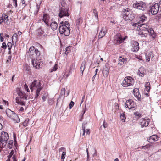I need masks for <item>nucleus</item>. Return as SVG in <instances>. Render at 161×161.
Instances as JSON below:
<instances>
[{
  "label": "nucleus",
  "instance_id": "33",
  "mask_svg": "<svg viewBox=\"0 0 161 161\" xmlns=\"http://www.w3.org/2000/svg\"><path fill=\"white\" fill-rule=\"evenodd\" d=\"M86 64V63L85 61L83 62L80 67V70L81 71V74L82 75H83V72L85 69Z\"/></svg>",
  "mask_w": 161,
  "mask_h": 161
},
{
  "label": "nucleus",
  "instance_id": "44",
  "mask_svg": "<svg viewBox=\"0 0 161 161\" xmlns=\"http://www.w3.org/2000/svg\"><path fill=\"white\" fill-rule=\"evenodd\" d=\"M65 91L66 90L64 88H63L61 89V93L60 96H64L65 94Z\"/></svg>",
  "mask_w": 161,
  "mask_h": 161
},
{
  "label": "nucleus",
  "instance_id": "32",
  "mask_svg": "<svg viewBox=\"0 0 161 161\" xmlns=\"http://www.w3.org/2000/svg\"><path fill=\"white\" fill-rule=\"evenodd\" d=\"M42 87H39V88L36 89L35 92V98L37 99L38 98V96L40 94V92L42 89Z\"/></svg>",
  "mask_w": 161,
  "mask_h": 161
},
{
  "label": "nucleus",
  "instance_id": "26",
  "mask_svg": "<svg viewBox=\"0 0 161 161\" xmlns=\"http://www.w3.org/2000/svg\"><path fill=\"white\" fill-rule=\"evenodd\" d=\"M6 112L8 117L10 118H11V117H12L13 115H14L15 113L14 112L12 111L9 109H7L6 110Z\"/></svg>",
  "mask_w": 161,
  "mask_h": 161
},
{
  "label": "nucleus",
  "instance_id": "40",
  "mask_svg": "<svg viewBox=\"0 0 161 161\" xmlns=\"http://www.w3.org/2000/svg\"><path fill=\"white\" fill-rule=\"evenodd\" d=\"M13 141L12 140H10L9 141L7 145L8 147L9 148L11 149L13 145Z\"/></svg>",
  "mask_w": 161,
  "mask_h": 161
},
{
  "label": "nucleus",
  "instance_id": "23",
  "mask_svg": "<svg viewBox=\"0 0 161 161\" xmlns=\"http://www.w3.org/2000/svg\"><path fill=\"white\" fill-rule=\"evenodd\" d=\"M10 119L15 123H19L20 122V119L18 115L15 113Z\"/></svg>",
  "mask_w": 161,
  "mask_h": 161
},
{
  "label": "nucleus",
  "instance_id": "4",
  "mask_svg": "<svg viewBox=\"0 0 161 161\" xmlns=\"http://www.w3.org/2000/svg\"><path fill=\"white\" fill-rule=\"evenodd\" d=\"M134 84V79L131 76H127L124 78L121 85L123 87H127L128 86H133Z\"/></svg>",
  "mask_w": 161,
  "mask_h": 161
},
{
  "label": "nucleus",
  "instance_id": "52",
  "mask_svg": "<svg viewBox=\"0 0 161 161\" xmlns=\"http://www.w3.org/2000/svg\"><path fill=\"white\" fill-rule=\"evenodd\" d=\"M14 151L13 150H12L11 151L10 153L9 154L8 156V158L9 159V160H10L9 158L12 157V156L14 154Z\"/></svg>",
  "mask_w": 161,
  "mask_h": 161
},
{
  "label": "nucleus",
  "instance_id": "12",
  "mask_svg": "<svg viewBox=\"0 0 161 161\" xmlns=\"http://www.w3.org/2000/svg\"><path fill=\"white\" fill-rule=\"evenodd\" d=\"M75 64L74 63H72L69 67L66 68V70L64 72V76L67 78L72 73V71L75 69Z\"/></svg>",
  "mask_w": 161,
  "mask_h": 161
},
{
  "label": "nucleus",
  "instance_id": "46",
  "mask_svg": "<svg viewBox=\"0 0 161 161\" xmlns=\"http://www.w3.org/2000/svg\"><path fill=\"white\" fill-rule=\"evenodd\" d=\"M12 46V43L10 42H8L7 45V47L8 48L9 50L10 51L11 49V48Z\"/></svg>",
  "mask_w": 161,
  "mask_h": 161
},
{
  "label": "nucleus",
  "instance_id": "18",
  "mask_svg": "<svg viewBox=\"0 0 161 161\" xmlns=\"http://www.w3.org/2000/svg\"><path fill=\"white\" fill-rule=\"evenodd\" d=\"M139 49V43L136 41H134L132 42V51L134 52H136Z\"/></svg>",
  "mask_w": 161,
  "mask_h": 161
},
{
  "label": "nucleus",
  "instance_id": "41",
  "mask_svg": "<svg viewBox=\"0 0 161 161\" xmlns=\"http://www.w3.org/2000/svg\"><path fill=\"white\" fill-rule=\"evenodd\" d=\"M83 22V20L82 19L79 18L78 19L76 22V25L77 26H79Z\"/></svg>",
  "mask_w": 161,
  "mask_h": 161
},
{
  "label": "nucleus",
  "instance_id": "30",
  "mask_svg": "<svg viewBox=\"0 0 161 161\" xmlns=\"http://www.w3.org/2000/svg\"><path fill=\"white\" fill-rule=\"evenodd\" d=\"M150 85V83L149 82H147L145 83V90L147 91L146 94L148 96V93H149L151 88Z\"/></svg>",
  "mask_w": 161,
  "mask_h": 161
},
{
  "label": "nucleus",
  "instance_id": "31",
  "mask_svg": "<svg viewBox=\"0 0 161 161\" xmlns=\"http://www.w3.org/2000/svg\"><path fill=\"white\" fill-rule=\"evenodd\" d=\"M82 128L83 131V133L82 134L83 136H84L85 135V132H86V134H87L89 135L90 134V131L89 129H87L86 130V131H85V124H83Z\"/></svg>",
  "mask_w": 161,
  "mask_h": 161
},
{
  "label": "nucleus",
  "instance_id": "8",
  "mask_svg": "<svg viewBox=\"0 0 161 161\" xmlns=\"http://www.w3.org/2000/svg\"><path fill=\"white\" fill-rule=\"evenodd\" d=\"M127 38V36L122 37L120 33H117L114 36V41L116 44H119L123 42Z\"/></svg>",
  "mask_w": 161,
  "mask_h": 161
},
{
  "label": "nucleus",
  "instance_id": "56",
  "mask_svg": "<svg viewBox=\"0 0 161 161\" xmlns=\"http://www.w3.org/2000/svg\"><path fill=\"white\" fill-rule=\"evenodd\" d=\"M59 152H66L65 148L64 147H61V148H60L59 149Z\"/></svg>",
  "mask_w": 161,
  "mask_h": 161
},
{
  "label": "nucleus",
  "instance_id": "62",
  "mask_svg": "<svg viewBox=\"0 0 161 161\" xmlns=\"http://www.w3.org/2000/svg\"><path fill=\"white\" fill-rule=\"evenodd\" d=\"M103 125L104 128H106L107 127L108 124L107 123H105V120H104L103 121Z\"/></svg>",
  "mask_w": 161,
  "mask_h": 161
},
{
  "label": "nucleus",
  "instance_id": "25",
  "mask_svg": "<svg viewBox=\"0 0 161 161\" xmlns=\"http://www.w3.org/2000/svg\"><path fill=\"white\" fill-rule=\"evenodd\" d=\"M19 97H20L21 98L23 99V100H26L27 99V97L26 95L24 92H22L21 91H19L18 93Z\"/></svg>",
  "mask_w": 161,
  "mask_h": 161
},
{
  "label": "nucleus",
  "instance_id": "15",
  "mask_svg": "<svg viewBox=\"0 0 161 161\" xmlns=\"http://www.w3.org/2000/svg\"><path fill=\"white\" fill-rule=\"evenodd\" d=\"M133 92L134 96L137 98L138 101H141V97L139 92V89L137 88H135L133 90Z\"/></svg>",
  "mask_w": 161,
  "mask_h": 161
},
{
  "label": "nucleus",
  "instance_id": "21",
  "mask_svg": "<svg viewBox=\"0 0 161 161\" xmlns=\"http://www.w3.org/2000/svg\"><path fill=\"white\" fill-rule=\"evenodd\" d=\"M36 31L37 34L39 36H45L47 35V34L45 33L44 29L42 27H40V28L38 29Z\"/></svg>",
  "mask_w": 161,
  "mask_h": 161
},
{
  "label": "nucleus",
  "instance_id": "57",
  "mask_svg": "<svg viewBox=\"0 0 161 161\" xmlns=\"http://www.w3.org/2000/svg\"><path fill=\"white\" fill-rule=\"evenodd\" d=\"M18 110L21 112H23L24 111V108L23 107H19Z\"/></svg>",
  "mask_w": 161,
  "mask_h": 161
},
{
  "label": "nucleus",
  "instance_id": "19",
  "mask_svg": "<svg viewBox=\"0 0 161 161\" xmlns=\"http://www.w3.org/2000/svg\"><path fill=\"white\" fill-rule=\"evenodd\" d=\"M24 100L20 97H16L15 99L16 103L21 105L25 106L26 102L24 101Z\"/></svg>",
  "mask_w": 161,
  "mask_h": 161
},
{
  "label": "nucleus",
  "instance_id": "34",
  "mask_svg": "<svg viewBox=\"0 0 161 161\" xmlns=\"http://www.w3.org/2000/svg\"><path fill=\"white\" fill-rule=\"evenodd\" d=\"M139 22H143L147 20V17L145 14H142L141 16H139Z\"/></svg>",
  "mask_w": 161,
  "mask_h": 161
},
{
  "label": "nucleus",
  "instance_id": "42",
  "mask_svg": "<svg viewBox=\"0 0 161 161\" xmlns=\"http://www.w3.org/2000/svg\"><path fill=\"white\" fill-rule=\"evenodd\" d=\"M58 65L57 64H55L53 68H52L50 70L51 72H53V71H56L58 69Z\"/></svg>",
  "mask_w": 161,
  "mask_h": 161
},
{
  "label": "nucleus",
  "instance_id": "1",
  "mask_svg": "<svg viewBox=\"0 0 161 161\" xmlns=\"http://www.w3.org/2000/svg\"><path fill=\"white\" fill-rule=\"evenodd\" d=\"M9 138L8 134L4 131L2 132L0 135V147L3 148L6 146Z\"/></svg>",
  "mask_w": 161,
  "mask_h": 161
},
{
  "label": "nucleus",
  "instance_id": "28",
  "mask_svg": "<svg viewBox=\"0 0 161 161\" xmlns=\"http://www.w3.org/2000/svg\"><path fill=\"white\" fill-rule=\"evenodd\" d=\"M158 136L155 135H153L151 136L149 139V142H152H152L154 141H156L158 140Z\"/></svg>",
  "mask_w": 161,
  "mask_h": 161
},
{
  "label": "nucleus",
  "instance_id": "17",
  "mask_svg": "<svg viewBox=\"0 0 161 161\" xmlns=\"http://www.w3.org/2000/svg\"><path fill=\"white\" fill-rule=\"evenodd\" d=\"M49 16L47 14H44L43 16L42 21L46 24L47 26L49 25V21L50 19Z\"/></svg>",
  "mask_w": 161,
  "mask_h": 161
},
{
  "label": "nucleus",
  "instance_id": "39",
  "mask_svg": "<svg viewBox=\"0 0 161 161\" xmlns=\"http://www.w3.org/2000/svg\"><path fill=\"white\" fill-rule=\"evenodd\" d=\"M29 121L28 118H26L24 121L23 123V125L24 126L26 127L28 126Z\"/></svg>",
  "mask_w": 161,
  "mask_h": 161
},
{
  "label": "nucleus",
  "instance_id": "27",
  "mask_svg": "<svg viewBox=\"0 0 161 161\" xmlns=\"http://www.w3.org/2000/svg\"><path fill=\"white\" fill-rule=\"evenodd\" d=\"M127 58H124L122 56L120 57L119 59V62L118 63L119 65H122L125 62L127 61Z\"/></svg>",
  "mask_w": 161,
  "mask_h": 161
},
{
  "label": "nucleus",
  "instance_id": "22",
  "mask_svg": "<svg viewBox=\"0 0 161 161\" xmlns=\"http://www.w3.org/2000/svg\"><path fill=\"white\" fill-rule=\"evenodd\" d=\"M145 72V69L144 67H141L138 70V74L140 76L142 77L144 76Z\"/></svg>",
  "mask_w": 161,
  "mask_h": 161
},
{
  "label": "nucleus",
  "instance_id": "38",
  "mask_svg": "<svg viewBox=\"0 0 161 161\" xmlns=\"http://www.w3.org/2000/svg\"><path fill=\"white\" fill-rule=\"evenodd\" d=\"M2 18L3 19V22L4 23H7L8 22V16L6 14H3Z\"/></svg>",
  "mask_w": 161,
  "mask_h": 161
},
{
  "label": "nucleus",
  "instance_id": "36",
  "mask_svg": "<svg viewBox=\"0 0 161 161\" xmlns=\"http://www.w3.org/2000/svg\"><path fill=\"white\" fill-rule=\"evenodd\" d=\"M18 36L16 34V33H15L13 36L12 39V41H14L15 42H17L18 40Z\"/></svg>",
  "mask_w": 161,
  "mask_h": 161
},
{
  "label": "nucleus",
  "instance_id": "35",
  "mask_svg": "<svg viewBox=\"0 0 161 161\" xmlns=\"http://www.w3.org/2000/svg\"><path fill=\"white\" fill-rule=\"evenodd\" d=\"M109 72V70L108 68L104 69L103 70V74L104 76H107Z\"/></svg>",
  "mask_w": 161,
  "mask_h": 161
},
{
  "label": "nucleus",
  "instance_id": "3",
  "mask_svg": "<svg viewBox=\"0 0 161 161\" xmlns=\"http://www.w3.org/2000/svg\"><path fill=\"white\" fill-rule=\"evenodd\" d=\"M123 17L125 21H132L134 18L133 12L128 8H126L123 13Z\"/></svg>",
  "mask_w": 161,
  "mask_h": 161
},
{
  "label": "nucleus",
  "instance_id": "6",
  "mask_svg": "<svg viewBox=\"0 0 161 161\" xmlns=\"http://www.w3.org/2000/svg\"><path fill=\"white\" fill-rule=\"evenodd\" d=\"M70 28L65 25H61L59 26V30L61 34H64L65 36H69L70 33Z\"/></svg>",
  "mask_w": 161,
  "mask_h": 161
},
{
  "label": "nucleus",
  "instance_id": "64",
  "mask_svg": "<svg viewBox=\"0 0 161 161\" xmlns=\"http://www.w3.org/2000/svg\"><path fill=\"white\" fill-rule=\"evenodd\" d=\"M12 159L13 161H17V160L16 157V156L15 155H14L12 157Z\"/></svg>",
  "mask_w": 161,
  "mask_h": 161
},
{
  "label": "nucleus",
  "instance_id": "54",
  "mask_svg": "<svg viewBox=\"0 0 161 161\" xmlns=\"http://www.w3.org/2000/svg\"><path fill=\"white\" fill-rule=\"evenodd\" d=\"M1 48L3 49H5L7 48V45L5 42H3L2 43V46H1Z\"/></svg>",
  "mask_w": 161,
  "mask_h": 161
},
{
  "label": "nucleus",
  "instance_id": "58",
  "mask_svg": "<svg viewBox=\"0 0 161 161\" xmlns=\"http://www.w3.org/2000/svg\"><path fill=\"white\" fill-rule=\"evenodd\" d=\"M74 104V103L72 101H71L70 103L69 104V107L70 109L71 108L73 107V105Z\"/></svg>",
  "mask_w": 161,
  "mask_h": 161
},
{
  "label": "nucleus",
  "instance_id": "53",
  "mask_svg": "<svg viewBox=\"0 0 161 161\" xmlns=\"http://www.w3.org/2000/svg\"><path fill=\"white\" fill-rule=\"evenodd\" d=\"M0 41L1 42H3L4 41L3 38V33H0Z\"/></svg>",
  "mask_w": 161,
  "mask_h": 161
},
{
  "label": "nucleus",
  "instance_id": "24",
  "mask_svg": "<svg viewBox=\"0 0 161 161\" xmlns=\"http://www.w3.org/2000/svg\"><path fill=\"white\" fill-rule=\"evenodd\" d=\"M147 33H149L150 36L153 38H154L156 36V34L155 33L153 30L151 28L149 29Z\"/></svg>",
  "mask_w": 161,
  "mask_h": 161
},
{
  "label": "nucleus",
  "instance_id": "9",
  "mask_svg": "<svg viewBox=\"0 0 161 161\" xmlns=\"http://www.w3.org/2000/svg\"><path fill=\"white\" fill-rule=\"evenodd\" d=\"M133 7L137 9L144 10L146 8V6L145 3L142 1L136 2L133 4Z\"/></svg>",
  "mask_w": 161,
  "mask_h": 161
},
{
  "label": "nucleus",
  "instance_id": "43",
  "mask_svg": "<svg viewBox=\"0 0 161 161\" xmlns=\"http://www.w3.org/2000/svg\"><path fill=\"white\" fill-rule=\"evenodd\" d=\"M1 103H3L4 104V106L6 108H7V106H8V103L7 101H6L3 99L0 102Z\"/></svg>",
  "mask_w": 161,
  "mask_h": 161
},
{
  "label": "nucleus",
  "instance_id": "50",
  "mask_svg": "<svg viewBox=\"0 0 161 161\" xmlns=\"http://www.w3.org/2000/svg\"><path fill=\"white\" fill-rule=\"evenodd\" d=\"M66 154V152H63L61 155V159L64 160L65 159Z\"/></svg>",
  "mask_w": 161,
  "mask_h": 161
},
{
  "label": "nucleus",
  "instance_id": "16",
  "mask_svg": "<svg viewBox=\"0 0 161 161\" xmlns=\"http://www.w3.org/2000/svg\"><path fill=\"white\" fill-rule=\"evenodd\" d=\"M150 122L149 119H142L140 120V124L141 127H147L148 126Z\"/></svg>",
  "mask_w": 161,
  "mask_h": 161
},
{
  "label": "nucleus",
  "instance_id": "61",
  "mask_svg": "<svg viewBox=\"0 0 161 161\" xmlns=\"http://www.w3.org/2000/svg\"><path fill=\"white\" fill-rule=\"evenodd\" d=\"M150 144H147L145 146H143L142 148L144 149H147L150 147Z\"/></svg>",
  "mask_w": 161,
  "mask_h": 161
},
{
  "label": "nucleus",
  "instance_id": "20",
  "mask_svg": "<svg viewBox=\"0 0 161 161\" xmlns=\"http://www.w3.org/2000/svg\"><path fill=\"white\" fill-rule=\"evenodd\" d=\"M107 32L106 29L104 27H103L101 29L98 35L99 38H101L104 37L105 35Z\"/></svg>",
  "mask_w": 161,
  "mask_h": 161
},
{
  "label": "nucleus",
  "instance_id": "11",
  "mask_svg": "<svg viewBox=\"0 0 161 161\" xmlns=\"http://www.w3.org/2000/svg\"><path fill=\"white\" fill-rule=\"evenodd\" d=\"M68 9L64 7H61L60 8L58 16L61 18L64 17H68L69 14L68 12Z\"/></svg>",
  "mask_w": 161,
  "mask_h": 161
},
{
  "label": "nucleus",
  "instance_id": "2",
  "mask_svg": "<svg viewBox=\"0 0 161 161\" xmlns=\"http://www.w3.org/2000/svg\"><path fill=\"white\" fill-rule=\"evenodd\" d=\"M29 56L31 58H37L41 54V52L37 49H35L34 46L31 47L29 49Z\"/></svg>",
  "mask_w": 161,
  "mask_h": 161
},
{
  "label": "nucleus",
  "instance_id": "63",
  "mask_svg": "<svg viewBox=\"0 0 161 161\" xmlns=\"http://www.w3.org/2000/svg\"><path fill=\"white\" fill-rule=\"evenodd\" d=\"M21 3L22 4L24 5V7H25L26 6V4H25V0H21Z\"/></svg>",
  "mask_w": 161,
  "mask_h": 161
},
{
  "label": "nucleus",
  "instance_id": "5",
  "mask_svg": "<svg viewBox=\"0 0 161 161\" xmlns=\"http://www.w3.org/2000/svg\"><path fill=\"white\" fill-rule=\"evenodd\" d=\"M147 26L146 25L142 24L139 25L138 26L137 30L139 31L138 33V35H140L141 37H146L147 36V33L149 31L147 30L144 28V26Z\"/></svg>",
  "mask_w": 161,
  "mask_h": 161
},
{
  "label": "nucleus",
  "instance_id": "13",
  "mask_svg": "<svg viewBox=\"0 0 161 161\" xmlns=\"http://www.w3.org/2000/svg\"><path fill=\"white\" fill-rule=\"evenodd\" d=\"M159 6L158 4L155 3L150 8V11L153 14H155L158 12Z\"/></svg>",
  "mask_w": 161,
  "mask_h": 161
},
{
  "label": "nucleus",
  "instance_id": "45",
  "mask_svg": "<svg viewBox=\"0 0 161 161\" xmlns=\"http://www.w3.org/2000/svg\"><path fill=\"white\" fill-rule=\"evenodd\" d=\"M120 118L122 121L124 122L126 119L125 115L123 114H121L120 115Z\"/></svg>",
  "mask_w": 161,
  "mask_h": 161
},
{
  "label": "nucleus",
  "instance_id": "51",
  "mask_svg": "<svg viewBox=\"0 0 161 161\" xmlns=\"http://www.w3.org/2000/svg\"><path fill=\"white\" fill-rule=\"evenodd\" d=\"M93 13L95 16L98 18V12L97 10L95 9L93 10Z\"/></svg>",
  "mask_w": 161,
  "mask_h": 161
},
{
  "label": "nucleus",
  "instance_id": "48",
  "mask_svg": "<svg viewBox=\"0 0 161 161\" xmlns=\"http://www.w3.org/2000/svg\"><path fill=\"white\" fill-rule=\"evenodd\" d=\"M134 114L135 115V116H136L137 118L140 117L142 115V114L138 112H135Z\"/></svg>",
  "mask_w": 161,
  "mask_h": 161
},
{
  "label": "nucleus",
  "instance_id": "60",
  "mask_svg": "<svg viewBox=\"0 0 161 161\" xmlns=\"http://www.w3.org/2000/svg\"><path fill=\"white\" fill-rule=\"evenodd\" d=\"M143 24L146 25V26H144V28H145V29L147 30H148V29L150 28V25L148 24Z\"/></svg>",
  "mask_w": 161,
  "mask_h": 161
},
{
  "label": "nucleus",
  "instance_id": "10",
  "mask_svg": "<svg viewBox=\"0 0 161 161\" xmlns=\"http://www.w3.org/2000/svg\"><path fill=\"white\" fill-rule=\"evenodd\" d=\"M29 87L31 92H32L33 90L37 89L39 87H42L41 85L40 81L36 80L31 83Z\"/></svg>",
  "mask_w": 161,
  "mask_h": 161
},
{
  "label": "nucleus",
  "instance_id": "47",
  "mask_svg": "<svg viewBox=\"0 0 161 161\" xmlns=\"http://www.w3.org/2000/svg\"><path fill=\"white\" fill-rule=\"evenodd\" d=\"M48 97V94L47 93H45L44 94L42 97V99L43 102L45 101L46 99Z\"/></svg>",
  "mask_w": 161,
  "mask_h": 161
},
{
  "label": "nucleus",
  "instance_id": "49",
  "mask_svg": "<svg viewBox=\"0 0 161 161\" xmlns=\"http://www.w3.org/2000/svg\"><path fill=\"white\" fill-rule=\"evenodd\" d=\"M71 47L70 46L67 47L66 48V51L65 52V53L66 54H68L69 52L70 51V49Z\"/></svg>",
  "mask_w": 161,
  "mask_h": 161
},
{
  "label": "nucleus",
  "instance_id": "29",
  "mask_svg": "<svg viewBox=\"0 0 161 161\" xmlns=\"http://www.w3.org/2000/svg\"><path fill=\"white\" fill-rule=\"evenodd\" d=\"M50 26H51V29L53 30H56L57 28L58 25L56 22L54 21L52 22L51 23Z\"/></svg>",
  "mask_w": 161,
  "mask_h": 161
},
{
  "label": "nucleus",
  "instance_id": "59",
  "mask_svg": "<svg viewBox=\"0 0 161 161\" xmlns=\"http://www.w3.org/2000/svg\"><path fill=\"white\" fill-rule=\"evenodd\" d=\"M24 87L25 90H26L27 92H29L30 90L26 84L24 85Z\"/></svg>",
  "mask_w": 161,
  "mask_h": 161
},
{
  "label": "nucleus",
  "instance_id": "14",
  "mask_svg": "<svg viewBox=\"0 0 161 161\" xmlns=\"http://www.w3.org/2000/svg\"><path fill=\"white\" fill-rule=\"evenodd\" d=\"M32 59V63L33 66L36 69H39L41 62L40 60H37V58H31Z\"/></svg>",
  "mask_w": 161,
  "mask_h": 161
},
{
  "label": "nucleus",
  "instance_id": "7",
  "mask_svg": "<svg viewBox=\"0 0 161 161\" xmlns=\"http://www.w3.org/2000/svg\"><path fill=\"white\" fill-rule=\"evenodd\" d=\"M125 107L128 108L129 110H134L136 108V103L131 99L127 100L125 103Z\"/></svg>",
  "mask_w": 161,
  "mask_h": 161
},
{
  "label": "nucleus",
  "instance_id": "37",
  "mask_svg": "<svg viewBox=\"0 0 161 161\" xmlns=\"http://www.w3.org/2000/svg\"><path fill=\"white\" fill-rule=\"evenodd\" d=\"M146 61V62H149L151 57V54L149 53H147L145 54Z\"/></svg>",
  "mask_w": 161,
  "mask_h": 161
},
{
  "label": "nucleus",
  "instance_id": "55",
  "mask_svg": "<svg viewBox=\"0 0 161 161\" xmlns=\"http://www.w3.org/2000/svg\"><path fill=\"white\" fill-rule=\"evenodd\" d=\"M63 23V22L62 21L60 23V24H62ZM64 25H66V26H69H69L70 25V24H69V23L67 21H65V22L64 24Z\"/></svg>",
  "mask_w": 161,
  "mask_h": 161
}]
</instances>
